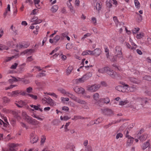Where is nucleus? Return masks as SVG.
<instances>
[{"instance_id":"obj_30","label":"nucleus","mask_w":151,"mask_h":151,"mask_svg":"<svg viewBox=\"0 0 151 151\" xmlns=\"http://www.w3.org/2000/svg\"><path fill=\"white\" fill-rule=\"evenodd\" d=\"M150 145L149 142L147 141L143 144L142 146V149L144 150L147 148Z\"/></svg>"},{"instance_id":"obj_10","label":"nucleus","mask_w":151,"mask_h":151,"mask_svg":"<svg viewBox=\"0 0 151 151\" xmlns=\"http://www.w3.org/2000/svg\"><path fill=\"white\" fill-rule=\"evenodd\" d=\"M60 36L59 35H56L55 36L53 39L50 38L49 39V42L51 44H56L60 40Z\"/></svg>"},{"instance_id":"obj_47","label":"nucleus","mask_w":151,"mask_h":151,"mask_svg":"<svg viewBox=\"0 0 151 151\" xmlns=\"http://www.w3.org/2000/svg\"><path fill=\"white\" fill-rule=\"evenodd\" d=\"M46 137L44 135H42L41 137V143L42 144H43L45 142Z\"/></svg>"},{"instance_id":"obj_13","label":"nucleus","mask_w":151,"mask_h":151,"mask_svg":"<svg viewBox=\"0 0 151 151\" xmlns=\"http://www.w3.org/2000/svg\"><path fill=\"white\" fill-rule=\"evenodd\" d=\"M35 52V50L34 49H27L24 50L23 52L21 53V55H24V54H27L28 55H30L31 54L34 52Z\"/></svg>"},{"instance_id":"obj_15","label":"nucleus","mask_w":151,"mask_h":151,"mask_svg":"<svg viewBox=\"0 0 151 151\" xmlns=\"http://www.w3.org/2000/svg\"><path fill=\"white\" fill-rule=\"evenodd\" d=\"M92 51L93 52V54H92V55H94L96 57L99 56L101 53V50L99 48H96Z\"/></svg>"},{"instance_id":"obj_24","label":"nucleus","mask_w":151,"mask_h":151,"mask_svg":"<svg viewBox=\"0 0 151 151\" xmlns=\"http://www.w3.org/2000/svg\"><path fill=\"white\" fill-rule=\"evenodd\" d=\"M14 117L18 120L21 119L20 114L19 111H15L13 113Z\"/></svg>"},{"instance_id":"obj_27","label":"nucleus","mask_w":151,"mask_h":151,"mask_svg":"<svg viewBox=\"0 0 151 151\" xmlns=\"http://www.w3.org/2000/svg\"><path fill=\"white\" fill-rule=\"evenodd\" d=\"M92 76V74L91 73V72H89L86 73L83 76L84 77L86 81L90 77H91Z\"/></svg>"},{"instance_id":"obj_52","label":"nucleus","mask_w":151,"mask_h":151,"mask_svg":"<svg viewBox=\"0 0 151 151\" xmlns=\"http://www.w3.org/2000/svg\"><path fill=\"white\" fill-rule=\"evenodd\" d=\"M27 96L31 98H32L34 99H37V96L36 95H34L32 94H27Z\"/></svg>"},{"instance_id":"obj_50","label":"nucleus","mask_w":151,"mask_h":151,"mask_svg":"<svg viewBox=\"0 0 151 151\" xmlns=\"http://www.w3.org/2000/svg\"><path fill=\"white\" fill-rule=\"evenodd\" d=\"M3 49L7 50L8 49V47L4 45L0 44V50Z\"/></svg>"},{"instance_id":"obj_18","label":"nucleus","mask_w":151,"mask_h":151,"mask_svg":"<svg viewBox=\"0 0 151 151\" xmlns=\"http://www.w3.org/2000/svg\"><path fill=\"white\" fill-rule=\"evenodd\" d=\"M2 101L4 104L9 103L10 99L6 96H4L2 98Z\"/></svg>"},{"instance_id":"obj_23","label":"nucleus","mask_w":151,"mask_h":151,"mask_svg":"<svg viewBox=\"0 0 151 151\" xmlns=\"http://www.w3.org/2000/svg\"><path fill=\"white\" fill-rule=\"evenodd\" d=\"M40 0H34V2L36 7L38 9L41 8V6L39 4Z\"/></svg>"},{"instance_id":"obj_41","label":"nucleus","mask_w":151,"mask_h":151,"mask_svg":"<svg viewBox=\"0 0 151 151\" xmlns=\"http://www.w3.org/2000/svg\"><path fill=\"white\" fill-rule=\"evenodd\" d=\"M99 97V95L98 93H96L94 94L93 96V97L94 100L96 101L98 100Z\"/></svg>"},{"instance_id":"obj_62","label":"nucleus","mask_w":151,"mask_h":151,"mask_svg":"<svg viewBox=\"0 0 151 151\" xmlns=\"http://www.w3.org/2000/svg\"><path fill=\"white\" fill-rule=\"evenodd\" d=\"M68 8L69 9L70 11L72 13L74 14V13H75V10L73 7L72 6Z\"/></svg>"},{"instance_id":"obj_43","label":"nucleus","mask_w":151,"mask_h":151,"mask_svg":"<svg viewBox=\"0 0 151 151\" xmlns=\"http://www.w3.org/2000/svg\"><path fill=\"white\" fill-rule=\"evenodd\" d=\"M130 81L134 83H138L140 82V81L136 78H132L130 79Z\"/></svg>"},{"instance_id":"obj_49","label":"nucleus","mask_w":151,"mask_h":151,"mask_svg":"<svg viewBox=\"0 0 151 151\" xmlns=\"http://www.w3.org/2000/svg\"><path fill=\"white\" fill-rule=\"evenodd\" d=\"M128 92L129 91H135L136 88L134 86L130 87L129 86Z\"/></svg>"},{"instance_id":"obj_42","label":"nucleus","mask_w":151,"mask_h":151,"mask_svg":"<svg viewBox=\"0 0 151 151\" xmlns=\"http://www.w3.org/2000/svg\"><path fill=\"white\" fill-rule=\"evenodd\" d=\"M123 86H118L116 88V89L117 90L122 92H124V91L123 90Z\"/></svg>"},{"instance_id":"obj_28","label":"nucleus","mask_w":151,"mask_h":151,"mask_svg":"<svg viewBox=\"0 0 151 151\" xmlns=\"http://www.w3.org/2000/svg\"><path fill=\"white\" fill-rule=\"evenodd\" d=\"M5 122H4L2 120L0 119V124L3 125L4 127H6L9 124L7 122V119H5L4 120Z\"/></svg>"},{"instance_id":"obj_8","label":"nucleus","mask_w":151,"mask_h":151,"mask_svg":"<svg viewBox=\"0 0 151 151\" xmlns=\"http://www.w3.org/2000/svg\"><path fill=\"white\" fill-rule=\"evenodd\" d=\"M20 92L21 90H16L13 91L12 92L8 93V95L10 97H16L20 95Z\"/></svg>"},{"instance_id":"obj_26","label":"nucleus","mask_w":151,"mask_h":151,"mask_svg":"<svg viewBox=\"0 0 151 151\" xmlns=\"http://www.w3.org/2000/svg\"><path fill=\"white\" fill-rule=\"evenodd\" d=\"M17 106L19 107H22L23 106L26 104L22 100L19 101L16 104Z\"/></svg>"},{"instance_id":"obj_45","label":"nucleus","mask_w":151,"mask_h":151,"mask_svg":"<svg viewBox=\"0 0 151 151\" xmlns=\"http://www.w3.org/2000/svg\"><path fill=\"white\" fill-rule=\"evenodd\" d=\"M111 3L112 1L111 0H107L106 3L107 6L109 8H110L112 6Z\"/></svg>"},{"instance_id":"obj_16","label":"nucleus","mask_w":151,"mask_h":151,"mask_svg":"<svg viewBox=\"0 0 151 151\" xmlns=\"http://www.w3.org/2000/svg\"><path fill=\"white\" fill-rule=\"evenodd\" d=\"M85 81H86L85 80L84 77L83 76L82 77L78 79H76L75 80V82L76 83H83Z\"/></svg>"},{"instance_id":"obj_19","label":"nucleus","mask_w":151,"mask_h":151,"mask_svg":"<svg viewBox=\"0 0 151 151\" xmlns=\"http://www.w3.org/2000/svg\"><path fill=\"white\" fill-rule=\"evenodd\" d=\"M73 66L72 65H70L68 67L65 72L66 74L67 75L70 74L73 70Z\"/></svg>"},{"instance_id":"obj_1","label":"nucleus","mask_w":151,"mask_h":151,"mask_svg":"<svg viewBox=\"0 0 151 151\" xmlns=\"http://www.w3.org/2000/svg\"><path fill=\"white\" fill-rule=\"evenodd\" d=\"M22 116L23 119L29 124L35 126L37 127H40V122L37 120L28 116L25 111H22Z\"/></svg>"},{"instance_id":"obj_46","label":"nucleus","mask_w":151,"mask_h":151,"mask_svg":"<svg viewBox=\"0 0 151 151\" xmlns=\"http://www.w3.org/2000/svg\"><path fill=\"white\" fill-rule=\"evenodd\" d=\"M96 7V10L99 12V11L101 10V8L100 4L99 3H97Z\"/></svg>"},{"instance_id":"obj_31","label":"nucleus","mask_w":151,"mask_h":151,"mask_svg":"<svg viewBox=\"0 0 151 151\" xmlns=\"http://www.w3.org/2000/svg\"><path fill=\"white\" fill-rule=\"evenodd\" d=\"M129 41L133 46L131 48V49H135L137 47V45L134 42L133 40L131 38H129Z\"/></svg>"},{"instance_id":"obj_17","label":"nucleus","mask_w":151,"mask_h":151,"mask_svg":"<svg viewBox=\"0 0 151 151\" xmlns=\"http://www.w3.org/2000/svg\"><path fill=\"white\" fill-rule=\"evenodd\" d=\"M30 106L32 108H33L35 110H39L41 112L42 111V109L40 108V105H38L37 106L34 105L32 104L30 105Z\"/></svg>"},{"instance_id":"obj_21","label":"nucleus","mask_w":151,"mask_h":151,"mask_svg":"<svg viewBox=\"0 0 151 151\" xmlns=\"http://www.w3.org/2000/svg\"><path fill=\"white\" fill-rule=\"evenodd\" d=\"M109 70V67H105L104 68H100L99 69V72L101 73H107V70Z\"/></svg>"},{"instance_id":"obj_32","label":"nucleus","mask_w":151,"mask_h":151,"mask_svg":"<svg viewBox=\"0 0 151 151\" xmlns=\"http://www.w3.org/2000/svg\"><path fill=\"white\" fill-rule=\"evenodd\" d=\"M122 84L123 85L122 86L123 90L124 91L123 92H128L129 86L127 84H124L123 83H122Z\"/></svg>"},{"instance_id":"obj_37","label":"nucleus","mask_w":151,"mask_h":151,"mask_svg":"<svg viewBox=\"0 0 151 151\" xmlns=\"http://www.w3.org/2000/svg\"><path fill=\"white\" fill-rule=\"evenodd\" d=\"M29 45V43L28 42H25L23 43L22 45H21L20 46V47L22 48H27L28 47Z\"/></svg>"},{"instance_id":"obj_2","label":"nucleus","mask_w":151,"mask_h":151,"mask_svg":"<svg viewBox=\"0 0 151 151\" xmlns=\"http://www.w3.org/2000/svg\"><path fill=\"white\" fill-rule=\"evenodd\" d=\"M68 97L70 98L72 100L76 102H77L80 104H86V102L85 101L80 99L78 97H76L74 95L71 94L70 92L68 93L67 95Z\"/></svg>"},{"instance_id":"obj_33","label":"nucleus","mask_w":151,"mask_h":151,"mask_svg":"<svg viewBox=\"0 0 151 151\" xmlns=\"http://www.w3.org/2000/svg\"><path fill=\"white\" fill-rule=\"evenodd\" d=\"M19 57V55L18 54H17V55L12 56V57H8L5 60L6 62H8L12 59H13L14 58H18Z\"/></svg>"},{"instance_id":"obj_36","label":"nucleus","mask_w":151,"mask_h":151,"mask_svg":"<svg viewBox=\"0 0 151 151\" xmlns=\"http://www.w3.org/2000/svg\"><path fill=\"white\" fill-rule=\"evenodd\" d=\"M100 100L101 101H103L106 104H108L110 102V99L108 97H106L105 98L101 99Z\"/></svg>"},{"instance_id":"obj_56","label":"nucleus","mask_w":151,"mask_h":151,"mask_svg":"<svg viewBox=\"0 0 151 151\" xmlns=\"http://www.w3.org/2000/svg\"><path fill=\"white\" fill-rule=\"evenodd\" d=\"M66 47L67 49H70L72 48V44L70 43H67L66 46Z\"/></svg>"},{"instance_id":"obj_40","label":"nucleus","mask_w":151,"mask_h":151,"mask_svg":"<svg viewBox=\"0 0 151 151\" xmlns=\"http://www.w3.org/2000/svg\"><path fill=\"white\" fill-rule=\"evenodd\" d=\"M84 118L80 116H74L72 119V120H77L78 119H83Z\"/></svg>"},{"instance_id":"obj_48","label":"nucleus","mask_w":151,"mask_h":151,"mask_svg":"<svg viewBox=\"0 0 151 151\" xmlns=\"http://www.w3.org/2000/svg\"><path fill=\"white\" fill-rule=\"evenodd\" d=\"M42 20L40 19H37V20L32 23V25L38 24L41 23Z\"/></svg>"},{"instance_id":"obj_4","label":"nucleus","mask_w":151,"mask_h":151,"mask_svg":"<svg viewBox=\"0 0 151 151\" xmlns=\"http://www.w3.org/2000/svg\"><path fill=\"white\" fill-rule=\"evenodd\" d=\"M12 77V78L9 79V81L10 83H13L14 82L19 81H22L25 84H27L29 83V81L27 80H22V79L18 77L16 78L14 77Z\"/></svg>"},{"instance_id":"obj_59","label":"nucleus","mask_w":151,"mask_h":151,"mask_svg":"<svg viewBox=\"0 0 151 151\" xmlns=\"http://www.w3.org/2000/svg\"><path fill=\"white\" fill-rule=\"evenodd\" d=\"M21 126L25 128L26 129H27L28 128V126L27 125L25 124L22 122L21 123Z\"/></svg>"},{"instance_id":"obj_20","label":"nucleus","mask_w":151,"mask_h":151,"mask_svg":"<svg viewBox=\"0 0 151 151\" xmlns=\"http://www.w3.org/2000/svg\"><path fill=\"white\" fill-rule=\"evenodd\" d=\"M93 52L92 51L87 50L83 51L82 53V55L84 56L87 55H92L93 54Z\"/></svg>"},{"instance_id":"obj_55","label":"nucleus","mask_w":151,"mask_h":151,"mask_svg":"<svg viewBox=\"0 0 151 151\" xmlns=\"http://www.w3.org/2000/svg\"><path fill=\"white\" fill-rule=\"evenodd\" d=\"M17 86V85H10L9 86L5 88V89L6 90H7L8 89L12 88L15 87Z\"/></svg>"},{"instance_id":"obj_14","label":"nucleus","mask_w":151,"mask_h":151,"mask_svg":"<svg viewBox=\"0 0 151 151\" xmlns=\"http://www.w3.org/2000/svg\"><path fill=\"white\" fill-rule=\"evenodd\" d=\"M104 114L107 116H111L113 114L112 111L110 109H105L103 111Z\"/></svg>"},{"instance_id":"obj_44","label":"nucleus","mask_w":151,"mask_h":151,"mask_svg":"<svg viewBox=\"0 0 151 151\" xmlns=\"http://www.w3.org/2000/svg\"><path fill=\"white\" fill-rule=\"evenodd\" d=\"M68 34V32H65L61 33L60 34L61 39H63L64 38L66 37Z\"/></svg>"},{"instance_id":"obj_11","label":"nucleus","mask_w":151,"mask_h":151,"mask_svg":"<svg viewBox=\"0 0 151 151\" xmlns=\"http://www.w3.org/2000/svg\"><path fill=\"white\" fill-rule=\"evenodd\" d=\"M137 102H139V103L141 105L146 104L147 102V99L146 97L138 98L136 99Z\"/></svg>"},{"instance_id":"obj_58","label":"nucleus","mask_w":151,"mask_h":151,"mask_svg":"<svg viewBox=\"0 0 151 151\" xmlns=\"http://www.w3.org/2000/svg\"><path fill=\"white\" fill-rule=\"evenodd\" d=\"M38 10L37 9H35L33 10L32 12L30 14L31 15H35L38 12Z\"/></svg>"},{"instance_id":"obj_9","label":"nucleus","mask_w":151,"mask_h":151,"mask_svg":"<svg viewBox=\"0 0 151 151\" xmlns=\"http://www.w3.org/2000/svg\"><path fill=\"white\" fill-rule=\"evenodd\" d=\"M30 139L31 143L36 142L38 139V136L35 135L34 133H32L30 135Z\"/></svg>"},{"instance_id":"obj_61","label":"nucleus","mask_w":151,"mask_h":151,"mask_svg":"<svg viewBox=\"0 0 151 151\" xmlns=\"http://www.w3.org/2000/svg\"><path fill=\"white\" fill-rule=\"evenodd\" d=\"M91 20L92 22L95 24H96L97 22L96 18L94 17H92L91 18Z\"/></svg>"},{"instance_id":"obj_3","label":"nucleus","mask_w":151,"mask_h":151,"mask_svg":"<svg viewBox=\"0 0 151 151\" xmlns=\"http://www.w3.org/2000/svg\"><path fill=\"white\" fill-rule=\"evenodd\" d=\"M100 87L99 84H94L89 85L87 87V90L91 92H94L97 91Z\"/></svg>"},{"instance_id":"obj_51","label":"nucleus","mask_w":151,"mask_h":151,"mask_svg":"<svg viewBox=\"0 0 151 151\" xmlns=\"http://www.w3.org/2000/svg\"><path fill=\"white\" fill-rule=\"evenodd\" d=\"M60 47H56L54 50H53L52 52L50 53V55H52L53 54L55 53L57 51L60 49Z\"/></svg>"},{"instance_id":"obj_39","label":"nucleus","mask_w":151,"mask_h":151,"mask_svg":"<svg viewBox=\"0 0 151 151\" xmlns=\"http://www.w3.org/2000/svg\"><path fill=\"white\" fill-rule=\"evenodd\" d=\"M147 134H144L139 137V139L141 141H144L147 139Z\"/></svg>"},{"instance_id":"obj_7","label":"nucleus","mask_w":151,"mask_h":151,"mask_svg":"<svg viewBox=\"0 0 151 151\" xmlns=\"http://www.w3.org/2000/svg\"><path fill=\"white\" fill-rule=\"evenodd\" d=\"M73 90L76 93L79 94H83L85 91V90L83 88L78 86L74 87Z\"/></svg>"},{"instance_id":"obj_29","label":"nucleus","mask_w":151,"mask_h":151,"mask_svg":"<svg viewBox=\"0 0 151 151\" xmlns=\"http://www.w3.org/2000/svg\"><path fill=\"white\" fill-rule=\"evenodd\" d=\"M17 144H11L9 146L10 147L9 150L8 151H15L14 148L17 147Z\"/></svg>"},{"instance_id":"obj_60","label":"nucleus","mask_w":151,"mask_h":151,"mask_svg":"<svg viewBox=\"0 0 151 151\" xmlns=\"http://www.w3.org/2000/svg\"><path fill=\"white\" fill-rule=\"evenodd\" d=\"M61 52V54L60 55V56H61V58L62 60H65L66 59V57L65 55H63L62 53Z\"/></svg>"},{"instance_id":"obj_6","label":"nucleus","mask_w":151,"mask_h":151,"mask_svg":"<svg viewBox=\"0 0 151 151\" xmlns=\"http://www.w3.org/2000/svg\"><path fill=\"white\" fill-rule=\"evenodd\" d=\"M129 132L128 131H127V134L126 135V137L128 138V140L127 142V145L128 146H131L133 143L134 141V138L133 137H132L129 135L127 134Z\"/></svg>"},{"instance_id":"obj_57","label":"nucleus","mask_w":151,"mask_h":151,"mask_svg":"<svg viewBox=\"0 0 151 151\" xmlns=\"http://www.w3.org/2000/svg\"><path fill=\"white\" fill-rule=\"evenodd\" d=\"M49 104L51 106H55L56 105L55 102L52 99H51V101H50L49 102Z\"/></svg>"},{"instance_id":"obj_53","label":"nucleus","mask_w":151,"mask_h":151,"mask_svg":"<svg viewBox=\"0 0 151 151\" xmlns=\"http://www.w3.org/2000/svg\"><path fill=\"white\" fill-rule=\"evenodd\" d=\"M61 101L63 102H64L65 101H68L69 100V99L68 98H64V97H61Z\"/></svg>"},{"instance_id":"obj_38","label":"nucleus","mask_w":151,"mask_h":151,"mask_svg":"<svg viewBox=\"0 0 151 151\" xmlns=\"http://www.w3.org/2000/svg\"><path fill=\"white\" fill-rule=\"evenodd\" d=\"M113 20L116 24L117 27H118L119 25H120V23L119 22L117 17H113Z\"/></svg>"},{"instance_id":"obj_35","label":"nucleus","mask_w":151,"mask_h":151,"mask_svg":"<svg viewBox=\"0 0 151 151\" xmlns=\"http://www.w3.org/2000/svg\"><path fill=\"white\" fill-rule=\"evenodd\" d=\"M129 103V101L127 100L122 101H120L119 103V105L120 106H123Z\"/></svg>"},{"instance_id":"obj_64","label":"nucleus","mask_w":151,"mask_h":151,"mask_svg":"<svg viewBox=\"0 0 151 151\" xmlns=\"http://www.w3.org/2000/svg\"><path fill=\"white\" fill-rule=\"evenodd\" d=\"M139 30V28H135L132 30V32L133 34H135L137 32H138Z\"/></svg>"},{"instance_id":"obj_63","label":"nucleus","mask_w":151,"mask_h":151,"mask_svg":"<svg viewBox=\"0 0 151 151\" xmlns=\"http://www.w3.org/2000/svg\"><path fill=\"white\" fill-rule=\"evenodd\" d=\"M91 35V34L89 33H87L85 35H84L81 38V40H83L84 39H85L87 37L90 36Z\"/></svg>"},{"instance_id":"obj_25","label":"nucleus","mask_w":151,"mask_h":151,"mask_svg":"<svg viewBox=\"0 0 151 151\" xmlns=\"http://www.w3.org/2000/svg\"><path fill=\"white\" fill-rule=\"evenodd\" d=\"M58 90L60 91L61 93L64 95H66V96H67L68 93L69 92H66L65 89L61 88H58Z\"/></svg>"},{"instance_id":"obj_54","label":"nucleus","mask_w":151,"mask_h":151,"mask_svg":"<svg viewBox=\"0 0 151 151\" xmlns=\"http://www.w3.org/2000/svg\"><path fill=\"white\" fill-rule=\"evenodd\" d=\"M60 122V121L58 119H55L53 122V123L54 125H57Z\"/></svg>"},{"instance_id":"obj_5","label":"nucleus","mask_w":151,"mask_h":151,"mask_svg":"<svg viewBox=\"0 0 151 151\" xmlns=\"http://www.w3.org/2000/svg\"><path fill=\"white\" fill-rule=\"evenodd\" d=\"M115 53L118 58H121L122 56V48L119 46H116L115 49Z\"/></svg>"},{"instance_id":"obj_34","label":"nucleus","mask_w":151,"mask_h":151,"mask_svg":"<svg viewBox=\"0 0 151 151\" xmlns=\"http://www.w3.org/2000/svg\"><path fill=\"white\" fill-rule=\"evenodd\" d=\"M144 35V34L142 32H139L137 34L136 37L137 39H140L143 37Z\"/></svg>"},{"instance_id":"obj_12","label":"nucleus","mask_w":151,"mask_h":151,"mask_svg":"<svg viewBox=\"0 0 151 151\" xmlns=\"http://www.w3.org/2000/svg\"><path fill=\"white\" fill-rule=\"evenodd\" d=\"M106 73L111 77L113 78L116 77L117 76V73L113 70H111L109 68V70H107Z\"/></svg>"},{"instance_id":"obj_22","label":"nucleus","mask_w":151,"mask_h":151,"mask_svg":"<svg viewBox=\"0 0 151 151\" xmlns=\"http://www.w3.org/2000/svg\"><path fill=\"white\" fill-rule=\"evenodd\" d=\"M58 9V6L57 5H53L50 9V11L53 13L56 12Z\"/></svg>"}]
</instances>
